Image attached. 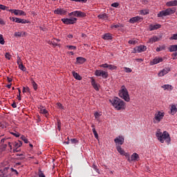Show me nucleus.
<instances>
[{"mask_svg":"<svg viewBox=\"0 0 177 177\" xmlns=\"http://www.w3.org/2000/svg\"><path fill=\"white\" fill-rule=\"evenodd\" d=\"M38 176H39V177H46V176H45V174H44L41 171H39Z\"/></svg>","mask_w":177,"mask_h":177,"instance_id":"603ef678","label":"nucleus"},{"mask_svg":"<svg viewBox=\"0 0 177 177\" xmlns=\"http://www.w3.org/2000/svg\"><path fill=\"white\" fill-rule=\"evenodd\" d=\"M111 6L113 7V8H118V6H120V3H113L112 4H111Z\"/></svg>","mask_w":177,"mask_h":177,"instance_id":"6e6d98bb","label":"nucleus"},{"mask_svg":"<svg viewBox=\"0 0 177 177\" xmlns=\"http://www.w3.org/2000/svg\"><path fill=\"white\" fill-rule=\"evenodd\" d=\"M9 169H10L9 167H3V169H0V174H2L1 177H8V171H9Z\"/></svg>","mask_w":177,"mask_h":177,"instance_id":"2eb2a0df","label":"nucleus"},{"mask_svg":"<svg viewBox=\"0 0 177 177\" xmlns=\"http://www.w3.org/2000/svg\"><path fill=\"white\" fill-rule=\"evenodd\" d=\"M21 140H23L24 142V143H28V139H27V138H26V136H22L21 137Z\"/></svg>","mask_w":177,"mask_h":177,"instance_id":"49530a36","label":"nucleus"},{"mask_svg":"<svg viewBox=\"0 0 177 177\" xmlns=\"http://www.w3.org/2000/svg\"><path fill=\"white\" fill-rule=\"evenodd\" d=\"M40 113L41 114H44V115H46V117H48V110H46V109H44V108L41 109Z\"/></svg>","mask_w":177,"mask_h":177,"instance_id":"72a5a7b5","label":"nucleus"},{"mask_svg":"<svg viewBox=\"0 0 177 177\" xmlns=\"http://www.w3.org/2000/svg\"><path fill=\"white\" fill-rule=\"evenodd\" d=\"M138 21H143V17L136 16L129 19V23H131L132 24L138 23Z\"/></svg>","mask_w":177,"mask_h":177,"instance_id":"9b49d317","label":"nucleus"},{"mask_svg":"<svg viewBox=\"0 0 177 177\" xmlns=\"http://www.w3.org/2000/svg\"><path fill=\"white\" fill-rule=\"evenodd\" d=\"M111 28H119L120 25H118V24H116V25L113 24V25L111 26Z\"/></svg>","mask_w":177,"mask_h":177,"instance_id":"69168bd1","label":"nucleus"},{"mask_svg":"<svg viewBox=\"0 0 177 177\" xmlns=\"http://www.w3.org/2000/svg\"><path fill=\"white\" fill-rule=\"evenodd\" d=\"M95 75H96V77H102L106 80V78L109 77V73L102 70H96L95 71Z\"/></svg>","mask_w":177,"mask_h":177,"instance_id":"39448f33","label":"nucleus"},{"mask_svg":"<svg viewBox=\"0 0 177 177\" xmlns=\"http://www.w3.org/2000/svg\"><path fill=\"white\" fill-rule=\"evenodd\" d=\"M176 12V8H167L165 10L160 11L158 13V17H164L165 16H170V15H174Z\"/></svg>","mask_w":177,"mask_h":177,"instance_id":"20e7f679","label":"nucleus"},{"mask_svg":"<svg viewBox=\"0 0 177 177\" xmlns=\"http://www.w3.org/2000/svg\"><path fill=\"white\" fill-rule=\"evenodd\" d=\"M0 9L1 10H8L9 7L0 4Z\"/></svg>","mask_w":177,"mask_h":177,"instance_id":"ea45409f","label":"nucleus"},{"mask_svg":"<svg viewBox=\"0 0 177 177\" xmlns=\"http://www.w3.org/2000/svg\"><path fill=\"white\" fill-rule=\"evenodd\" d=\"M169 52H176L177 50V45H171L169 48Z\"/></svg>","mask_w":177,"mask_h":177,"instance_id":"7c9ffc66","label":"nucleus"},{"mask_svg":"<svg viewBox=\"0 0 177 177\" xmlns=\"http://www.w3.org/2000/svg\"><path fill=\"white\" fill-rule=\"evenodd\" d=\"M149 10H142L140 11V14L142 15L143 16H145V15H149Z\"/></svg>","mask_w":177,"mask_h":177,"instance_id":"e433bc0d","label":"nucleus"},{"mask_svg":"<svg viewBox=\"0 0 177 177\" xmlns=\"http://www.w3.org/2000/svg\"><path fill=\"white\" fill-rule=\"evenodd\" d=\"M71 143L72 145H77V143H78V140H77V138L71 139Z\"/></svg>","mask_w":177,"mask_h":177,"instance_id":"37998d69","label":"nucleus"},{"mask_svg":"<svg viewBox=\"0 0 177 177\" xmlns=\"http://www.w3.org/2000/svg\"><path fill=\"white\" fill-rule=\"evenodd\" d=\"M98 17L100 19H108L109 17L106 15V13H104V14H100V15H98Z\"/></svg>","mask_w":177,"mask_h":177,"instance_id":"4c0bfd02","label":"nucleus"},{"mask_svg":"<svg viewBox=\"0 0 177 177\" xmlns=\"http://www.w3.org/2000/svg\"><path fill=\"white\" fill-rule=\"evenodd\" d=\"M108 68H109V70H117V66L112 64H109Z\"/></svg>","mask_w":177,"mask_h":177,"instance_id":"c03bdc74","label":"nucleus"},{"mask_svg":"<svg viewBox=\"0 0 177 177\" xmlns=\"http://www.w3.org/2000/svg\"><path fill=\"white\" fill-rule=\"evenodd\" d=\"M77 60V63H78L79 64H84V63H85V62H86V59L82 57H77L76 58Z\"/></svg>","mask_w":177,"mask_h":177,"instance_id":"412c9836","label":"nucleus"},{"mask_svg":"<svg viewBox=\"0 0 177 177\" xmlns=\"http://www.w3.org/2000/svg\"><path fill=\"white\" fill-rule=\"evenodd\" d=\"M12 145L14 146V147L15 149H13V153H16L17 152V149H19V147H21L23 143L21 142V141L19 140V142H14L12 143Z\"/></svg>","mask_w":177,"mask_h":177,"instance_id":"ddd939ff","label":"nucleus"},{"mask_svg":"<svg viewBox=\"0 0 177 177\" xmlns=\"http://www.w3.org/2000/svg\"><path fill=\"white\" fill-rule=\"evenodd\" d=\"M14 35L15 37H21V32H15Z\"/></svg>","mask_w":177,"mask_h":177,"instance_id":"0e129e2a","label":"nucleus"},{"mask_svg":"<svg viewBox=\"0 0 177 177\" xmlns=\"http://www.w3.org/2000/svg\"><path fill=\"white\" fill-rule=\"evenodd\" d=\"M59 42H60L59 39H55L53 41H51V44L53 45V46H59Z\"/></svg>","mask_w":177,"mask_h":177,"instance_id":"2f4dec72","label":"nucleus"},{"mask_svg":"<svg viewBox=\"0 0 177 177\" xmlns=\"http://www.w3.org/2000/svg\"><path fill=\"white\" fill-rule=\"evenodd\" d=\"M166 6H177V0L170 1L166 3Z\"/></svg>","mask_w":177,"mask_h":177,"instance_id":"5701e85b","label":"nucleus"},{"mask_svg":"<svg viewBox=\"0 0 177 177\" xmlns=\"http://www.w3.org/2000/svg\"><path fill=\"white\" fill-rule=\"evenodd\" d=\"M102 38L105 41H109V39H113V36L110 33H106L102 36Z\"/></svg>","mask_w":177,"mask_h":177,"instance_id":"4be33fe9","label":"nucleus"},{"mask_svg":"<svg viewBox=\"0 0 177 177\" xmlns=\"http://www.w3.org/2000/svg\"><path fill=\"white\" fill-rule=\"evenodd\" d=\"M171 71V68L169 67L165 68L163 70H162L159 73H158V77H164L166 74H168Z\"/></svg>","mask_w":177,"mask_h":177,"instance_id":"4468645a","label":"nucleus"},{"mask_svg":"<svg viewBox=\"0 0 177 177\" xmlns=\"http://www.w3.org/2000/svg\"><path fill=\"white\" fill-rule=\"evenodd\" d=\"M119 96L125 100V102H129L131 98H129V94L128 93V90L125 88V86H122V88L119 92Z\"/></svg>","mask_w":177,"mask_h":177,"instance_id":"7ed1b4c3","label":"nucleus"},{"mask_svg":"<svg viewBox=\"0 0 177 177\" xmlns=\"http://www.w3.org/2000/svg\"><path fill=\"white\" fill-rule=\"evenodd\" d=\"M137 42H138V41H136V40H129V44H130V45H135Z\"/></svg>","mask_w":177,"mask_h":177,"instance_id":"864d4df0","label":"nucleus"},{"mask_svg":"<svg viewBox=\"0 0 177 177\" xmlns=\"http://www.w3.org/2000/svg\"><path fill=\"white\" fill-rule=\"evenodd\" d=\"M164 91H172V86L170 84H165L162 86Z\"/></svg>","mask_w":177,"mask_h":177,"instance_id":"a878e982","label":"nucleus"},{"mask_svg":"<svg viewBox=\"0 0 177 177\" xmlns=\"http://www.w3.org/2000/svg\"><path fill=\"white\" fill-rule=\"evenodd\" d=\"M100 115H102L100 113H99V112H95L94 113V116L96 119L99 118L100 117Z\"/></svg>","mask_w":177,"mask_h":177,"instance_id":"13d9d810","label":"nucleus"},{"mask_svg":"<svg viewBox=\"0 0 177 177\" xmlns=\"http://www.w3.org/2000/svg\"><path fill=\"white\" fill-rule=\"evenodd\" d=\"M57 129L58 131H60L62 129V122H60V120H57Z\"/></svg>","mask_w":177,"mask_h":177,"instance_id":"a18cd8bd","label":"nucleus"},{"mask_svg":"<svg viewBox=\"0 0 177 177\" xmlns=\"http://www.w3.org/2000/svg\"><path fill=\"white\" fill-rule=\"evenodd\" d=\"M109 64H103L100 66V67H102L103 68H109Z\"/></svg>","mask_w":177,"mask_h":177,"instance_id":"3c124183","label":"nucleus"},{"mask_svg":"<svg viewBox=\"0 0 177 177\" xmlns=\"http://www.w3.org/2000/svg\"><path fill=\"white\" fill-rule=\"evenodd\" d=\"M171 114L174 115V114H176L177 109L176 105H172L171 107Z\"/></svg>","mask_w":177,"mask_h":177,"instance_id":"c756f323","label":"nucleus"},{"mask_svg":"<svg viewBox=\"0 0 177 177\" xmlns=\"http://www.w3.org/2000/svg\"><path fill=\"white\" fill-rule=\"evenodd\" d=\"M161 50H165V45L160 46L157 47L156 52H161Z\"/></svg>","mask_w":177,"mask_h":177,"instance_id":"f704fd0d","label":"nucleus"},{"mask_svg":"<svg viewBox=\"0 0 177 177\" xmlns=\"http://www.w3.org/2000/svg\"><path fill=\"white\" fill-rule=\"evenodd\" d=\"M160 38L157 36H153L149 39V44H154V42H158Z\"/></svg>","mask_w":177,"mask_h":177,"instance_id":"a211bd4d","label":"nucleus"},{"mask_svg":"<svg viewBox=\"0 0 177 177\" xmlns=\"http://www.w3.org/2000/svg\"><path fill=\"white\" fill-rule=\"evenodd\" d=\"M73 75L74 78H75V80H78V81H81V80H82V77L77 72L73 71Z\"/></svg>","mask_w":177,"mask_h":177,"instance_id":"bb28decb","label":"nucleus"},{"mask_svg":"<svg viewBox=\"0 0 177 177\" xmlns=\"http://www.w3.org/2000/svg\"><path fill=\"white\" fill-rule=\"evenodd\" d=\"M116 149H117L118 153H120V154H121V156H124V154H125V151H124V149H122V148H121V146L118 145L116 147Z\"/></svg>","mask_w":177,"mask_h":177,"instance_id":"cd10ccee","label":"nucleus"},{"mask_svg":"<svg viewBox=\"0 0 177 177\" xmlns=\"http://www.w3.org/2000/svg\"><path fill=\"white\" fill-rule=\"evenodd\" d=\"M10 171H12V172H15L16 174V175H19V172L17 171V170H16L13 168H10Z\"/></svg>","mask_w":177,"mask_h":177,"instance_id":"338daca9","label":"nucleus"},{"mask_svg":"<svg viewBox=\"0 0 177 177\" xmlns=\"http://www.w3.org/2000/svg\"><path fill=\"white\" fill-rule=\"evenodd\" d=\"M77 18L72 17V18H63L62 19V21L64 23V24H75L77 23Z\"/></svg>","mask_w":177,"mask_h":177,"instance_id":"423d86ee","label":"nucleus"},{"mask_svg":"<svg viewBox=\"0 0 177 177\" xmlns=\"http://www.w3.org/2000/svg\"><path fill=\"white\" fill-rule=\"evenodd\" d=\"M114 142L116 145H124V139L122 136H119L116 138H115Z\"/></svg>","mask_w":177,"mask_h":177,"instance_id":"f8f14e48","label":"nucleus"},{"mask_svg":"<svg viewBox=\"0 0 177 177\" xmlns=\"http://www.w3.org/2000/svg\"><path fill=\"white\" fill-rule=\"evenodd\" d=\"M0 44L1 45H5V40L3 39V35H0Z\"/></svg>","mask_w":177,"mask_h":177,"instance_id":"a19ab883","label":"nucleus"},{"mask_svg":"<svg viewBox=\"0 0 177 177\" xmlns=\"http://www.w3.org/2000/svg\"><path fill=\"white\" fill-rule=\"evenodd\" d=\"M124 70L125 73H132V69H131V68L124 67Z\"/></svg>","mask_w":177,"mask_h":177,"instance_id":"09e8293b","label":"nucleus"},{"mask_svg":"<svg viewBox=\"0 0 177 177\" xmlns=\"http://www.w3.org/2000/svg\"><path fill=\"white\" fill-rule=\"evenodd\" d=\"M10 133H11V135H13V136H15V138H19L20 136V133H19L11 132Z\"/></svg>","mask_w":177,"mask_h":177,"instance_id":"052dcab7","label":"nucleus"},{"mask_svg":"<svg viewBox=\"0 0 177 177\" xmlns=\"http://www.w3.org/2000/svg\"><path fill=\"white\" fill-rule=\"evenodd\" d=\"M86 14L84 12L81 11H76V17H85Z\"/></svg>","mask_w":177,"mask_h":177,"instance_id":"393cba45","label":"nucleus"},{"mask_svg":"<svg viewBox=\"0 0 177 177\" xmlns=\"http://www.w3.org/2000/svg\"><path fill=\"white\" fill-rule=\"evenodd\" d=\"M0 24L1 26H5V24H6V23L5 22V21H3V19H0Z\"/></svg>","mask_w":177,"mask_h":177,"instance_id":"774afa93","label":"nucleus"},{"mask_svg":"<svg viewBox=\"0 0 177 177\" xmlns=\"http://www.w3.org/2000/svg\"><path fill=\"white\" fill-rule=\"evenodd\" d=\"M68 16H75V17H77V11L71 12L68 14Z\"/></svg>","mask_w":177,"mask_h":177,"instance_id":"4d7b16f0","label":"nucleus"},{"mask_svg":"<svg viewBox=\"0 0 177 177\" xmlns=\"http://www.w3.org/2000/svg\"><path fill=\"white\" fill-rule=\"evenodd\" d=\"M156 136L160 143H164L165 140L167 145L171 144V136L167 131H165L162 133L161 132V130L158 129L156 132Z\"/></svg>","mask_w":177,"mask_h":177,"instance_id":"f257e3e1","label":"nucleus"},{"mask_svg":"<svg viewBox=\"0 0 177 177\" xmlns=\"http://www.w3.org/2000/svg\"><path fill=\"white\" fill-rule=\"evenodd\" d=\"M162 57H156L152 61L150 62L151 66H154V64H158V63H161L163 62Z\"/></svg>","mask_w":177,"mask_h":177,"instance_id":"9d476101","label":"nucleus"},{"mask_svg":"<svg viewBox=\"0 0 177 177\" xmlns=\"http://www.w3.org/2000/svg\"><path fill=\"white\" fill-rule=\"evenodd\" d=\"M91 85L93 86V88H94L95 91H99V84L96 83V82L95 81V79H92Z\"/></svg>","mask_w":177,"mask_h":177,"instance_id":"b1692460","label":"nucleus"},{"mask_svg":"<svg viewBox=\"0 0 177 177\" xmlns=\"http://www.w3.org/2000/svg\"><path fill=\"white\" fill-rule=\"evenodd\" d=\"M10 54H9V53H6L5 55V57L6 59H8V60H10Z\"/></svg>","mask_w":177,"mask_h":177,"instance_id":"680f3d73","label":"nucleus"},{"mask_svg":"<svg viewBox=\"0 0 177 177\" xmlns=\"http://www.w3.org/2000/svg\"><path fill=\"white\" fill-rule=\"evenodd\" d=\"M57 106L58 109H60L61 110H63L64 109V106H63V105H62L61 103H57Z\"/></svg>","mask_w":177,"mask_h":177,"instance_id":"bf43d9fd","label":"nucleus"},{"mask_svg":"<svg viewBox=\"0 0 177 177\" xmlns=\"http://www.w3.org/2000/svg\"><path fill=\"white\" fill-rule=\"evenodd\" d=\"M149 31H154V30H158V28H161V25L160 24H151L149 25Z\"/></svg>","mask_w":177,"mask_h":177,"instance_id":"dca6fc26","label":"nucleus"},{"mask_svg":"<svg viewBox=\"0 0 177 177\" xmlns=\"http://www.w3.org/2000/svg\"><path fill=\"white\" fill-rule=\"evenodd\" d=\"M146 49H147V47H146V46L140 45L133 48V53H142V52H145Z\"/></svg>","mask_w":177,"mask_h":177,"instance_id":"6e6552de","label":"nucleus"},{"mask_svg":"<svg viewBox=\"0 0 177 177\" xmlns=\"http://www.w3.org/2000/svg\"><path fill=\"white\" fill-rule=\"evenodd\" d=\"M92 168L97 172V174H100V171L97 168V165L93 164Z\"/></svg>","mask_w":177,"mask_h":177,"instance_id":"58836bf2","label":"nucleus"},{"mask_svg":"<svg viewBox=\"0 0 177 177\" xmlns=\"http://www.w3.org/2000/svg\"><path fill=\"white\" fill-rule=\"evenodd\" d=\"M27 92H30V88H28V86L23 87V93H26Z\"/></svg>","mask_w":177,"mask_h":177,"instance_id":"de8ad7c7","label":"nucleus"},{"mask_svg":"<svg viewBox=\"0 0 177 177\" xmlns=\"http://www.w3.org/2000/svg\"><path fill=\"white\" fill-rule=\"evenodd\" d=\"M91 127L93 128L92 131L95 139H99V134H97V132L96 131V129H95V125L93 124Z\"/></svg>","mask_w":177,"mask_h":177,"instance_id":"c85d7f7f","label":"nucleus"},{"mask_svg":"<svg viewBox=\"0 0 177 177\" xmlns=\"http://www.w3.org/2000/svg\"><path fill=\"white\" fill-rule=\"evenodd\" d=\"M17 63L18 64V66H20V64H21V58H20V57H17Z\"/></svg>","mask_w":177,"mask_h":177,"instance_id":"5fc2aeb1","label":"nucleus"},{"mask_svg":"<svg viewBox=\"0 0 177 177\" xmlns=\"http://www.w3.org/2000/svg\"><path fill=\"white\" fill-rule=\"evenodd\" d=\"M14 15H15V16H26L25 12L21 10H14Z\"/></svg>","mask_w":177,"mask_h":177,"instance_id":"f3484780","label":"nucleus"},{"mask_svg":"<svg viewBox=\"0 0 177 177\" xmlns=\"http://www.w3.org/2000/svg\"><path fill=\"white\" fill-rule=\"evenodd\" d=\"M31 84H32V87L35 89V91H37V89H38V84H37L35 81H34V80H32V79L31 80Z\"/></svg>","mask_w":177,"mask_h":177,"instance_id":"473e14b6","label":"nucleus"},{"mask_svg":"<svg viewBox=\"0 0 177 177\" xmlns=\"http://www.w3.org/2000/svg\"><path fill=\"white\" fill-rule=\"evenodd\" d=\"M15 23H19L21 24H27L28 21L24 19L16 18Z\"/></svg>","mask_w":177,"mask_h":177,"instance_id":"6ab92c4d","label":"nucleus"},{"mask_svg":"<svg viewBox=\"0 0 177 177\" xmlns=\"http://www.w3.org/2000/svg\"><path fill=\"white\" fill-rule=\"evenodd\" d=\"M19 66V69L21 70V71H27V68H26V66H24V65H23V64H21Z\"/></svg>","mask_w":177,"mask_h":177,"instance_id":"c9c22d12","label":"nucleus"},{"mask_svg":"<svg viewBox=\"0 0 177 177\" xmlns=\"http://www.w3.org/2000/svg\"><path fill=\"white\" fill-rule=\"evenodd\" d=\"M110 102L116 110H124L125 109V102L118 97H115L112 100H110Z\"/></svg>","mask_w":177,"mask_h":177,"instance_id":"f03ea898","label":"nucleus"},{"mask_svg":"<svg viewBox=\"0 0 177 177\" xmlns=\"http://www.w3.org/2000/svg\"><path fill=\"white\" fill-rule=\"evenodd\" d=\"M164 115H165V113L158 111V113L155 114L154 119L156 121L154 122H160L161 120L164 118Z\"/></svg>","mask_w":177,"mask_h":177,"instance_id":"0eeeda50","label":"nucleus"},{"mask_svg":"<svg viewBox=\"0 0 177 177\" xmlns=\"http://www.w3.org/2000/svg\"><path fill=\"white\" fill-rule=\"evenodd\" d=\"M131 161H139V155L136 153H133L130 159Z\"/></svg>","mask_w":177,"mask_h":177,"instance_id":"aec40b11","label":"nucleus"},{"mask_svg":"<svg viewBox=\"0 0 177 177\" xmlns=\"http://www.w3.org/2000/svg\"><path fill=\"white\" fill-rule=\"evenodd\" d=\"M66 48H68L69 50H75V49H77V46H66Z\"/></svg>","mask_w":177,"mask_h":177,"instance_id":"79ce46f5","label":"nucleus"},{"mask_svg":"<svg viewBox=\"0 0 177 177\" xmlns=\"http://www.w3.org/2000/svg\"><path fill=\"white\" fill-rule=\"evenodd\" d=\"M123 156H125V157H127L128 158V161H129L131 162V158H129V155L128 153L124 152V154H123Z\"/></svg>","mask_w":177,"mask_h":177,"instance_id":"e2e57ef3","label":"nucleus"},{"mask_svg":"<svg viewBox=\"0 0 177 177\" xmlns=\"http://www.w3.org/2000/svg\"><path fill=\"white\" fill-rule=\"evenodd\" d=\"M55 15H59L60 16H66L67 15V10L64 8H57L54 10Z\"/></svg>","mask_w":177,"mask_h":177,"instance_id":"1a4fd4ad","label":"nucleus"},{"mask_svg":"<svg viewBox=\"0 0 177 177\" xmlns=\"http://www.w3.org/2000/svg\"><path fill=\"white\" fill-rule=\"evenodd\" d=\"M169 39H171V40H172V39L176 40L177 39V33L176 34H173L171 35V37H169Z\"/></svg>","mask_w":177,"mask_h":177,"instance_id":"8fccbe9b","label":"nucleus"}]
</instances>
